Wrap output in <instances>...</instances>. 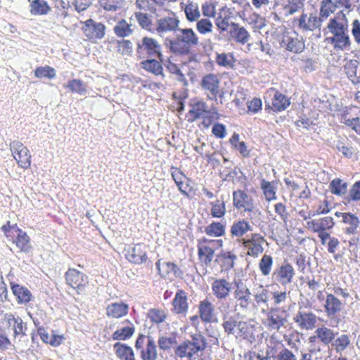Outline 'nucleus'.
<instances>
[{
    "label": "nucleus",
    "mask_w": 360,
    "mask_h": 360,
    "mask_svg": "<svg viewBox=\"0 0 360 360\" xmlns=\"http://www.w3.org/2000/svg\"><path fill=\"white\" fill-rule=\"evenodd\" d=\"M198 44V37L191 28H178L175 39L168 41L167 46L169 50L178 55L189 53L191 47Z\"/></svg>",
    "instance_id": "1"
},
{
    "label": "nucleus",
    "mask_w": 360,
    "mask_h": 360,
    "mask_svg": "<svg viewBox=\"0 0 360 360\" xmlns=\"http://www.w3.org/2000/svg\"><path fill=\"white\" fill-rule=\"evenodd\" d=\"M191 338V340L184 342L176 348L175 352L176 356L191 359L193 357L198 356V352L205 349L207 343L203 335L196 333Z\"/></svg>",
    "instance_id": "2"
},
{
    "label": "nucleus",
    "mask_w": 360,
    "mask_h": 360,
    "mask_svg": "<svg viewBox=\"0 0 360 360\" xmlns=\"http://www.w3.org/2000/svg\"><path fill=\"white\" fill-rule=\"evenodd\" d=\"M136 55L139 58H158L162 60L161 46L154 38L144 37L136 43Z\"/></svg>",
    "instance_id": "3"
},
{
    "label": "nucleus",
    "mask_w": 360,
    "mask_h": 360,
    "mask_svg": "<svg viewBox=\"0 0 360 360\" xmlns=\"http://www.w3.org/2000/svg\"><path fill=\"white\" fill-rule=\"evenodd\" d=\"M222 245L221 240H208L202 238L198 240V254L202 263L205 265L210 264L217 248Z\"/></svg>",
    "instance_id": "4"
},
{
    "label": "nucleus",
    "mask_w": 360,
    "mask_h": 360,
    "mask_svg": "<svg viewBox=\"0 0 360 360\" xmlns=\"http://www.w3.org/2000/svg\"><path fill=\"white\" fill-rule=\"evenodd\" d=\"M135 347L140 351L141 357L143 360L157 359L156 345L151 337L140 335L136 341Z\"/></svg>",
    "instance_id": "5"
},
{
    "label": "nucleus",
    "mask_w": 360,
    "mask_h": 360,
    "mask_svg": "<svg viewBox=\"0 0 360 360\" xmlns=\"http://www.w3.org/2000/svg\"><path fill=\"white\" fill-rule=\"evenodd\" d=\"M293 320L300 330H310L315 328L318 317L311 310L300 307Z\"/></svg>",
    "instance_id": "6"
},
{
    "label": "nucleus",
    "mask_w": 360,
    "mask_h": 360,
    "mask_svg": "<svg viewBox=\"0 0 360 360\" xmlns=\"http://www.w3.org/2000/svg\"><path fill=\"white\" fill-rule=\"evenodd\" d=\"M82 24L83 25L82 30L89 40L96 41L104 37L105 26L103 23L89 19L82 22Z\"/></svg>",
    "instance_id": "7"
},
{
    "label": "nucleus",
    "mask_w": 360,
    "mask_h": 360,
    "mask_svg": "<svg viewBox=\"0 0 360 360\" xmlns=\"http://www.w3.org/2000/svg\"><path fill=\"white\" fill-rule=\"evenodd\" d=\"M234 285L233 295L236 300V305L243 311L247 310L251 302V292L250 289L241 281H235Z\"/></svg>",
    "instance_id": "8"
},
{
    "label": "nucleus",
    "mask_w": 360,
    "mask_h": 360,
    "mask_svg": "<svg viewBox=\"0 0 360 360\" xmlns=\"http://www.w3.org/2000/svg\"><path fill=\"white\" fill-rule=\"evenodd\" d=\"M266 313V318L263 323L269 330L278 331L287 321L284 312L281 311L278 308H271Z\"/></svg>",
    "instance_id": "9"
},
{
    "label": "nucleus",
    "mask_w": 360,
    "mask_h": 360,
    "mask_svg": "<svg viewBox=\"0 0 360 360\" xmlns=\"http://www.w3.org/2000/svg\"><path fill=\"white\" fill-rule=\"evenodd\" d=\"M10 146L13 156L18 165L22 168H27L30 167L31 155H30L27 148L18 141H13Z\"/></svg>",
    "instance_id": "10"
},
{
    "label": "nucleus",
    "mask_w": 360,
    "mask_h": 360,
    "mask_svg": "<svg viewBox=\"0 0 360 360\" xmlns=\"http://www.w3.org/2000/svg\"><path fill=\"white\" fill-rule=\"evenodd\" d=\"M264 242L265 239L259 233H252L250 238L243 239V245L247 254L253 257H257L263 252L262 244Z\"/></svg>",
    "instance_id": "11"
},
{
    "label": "nucleus",
    "mask_w": 360,
    "mask_h": 360,
    "mask_svg": "<svg viewBox=\"0 0 360 360\" xmlns=\"http://www.w3.org/2000/svg\"><path fill=\"white\" fill-rule=\"evenodd\" d=\"M282 46L296 53H301L305 47L304 41L296 32L285 33L281 41Z\"/></svg>",
    "instance_id": "12"
},
{
    "label": "nucleus",
    "mask_w": 360,
    "mask_h": 360,
    "mask_svg": "<svg viewBox=\"0 0 360 360\" xmlns=\"http://www.w3.org/2000/svg\"><path fill=\"white\" fill-rule=\"evenodd\" d=\"M65 279L67 284L79 291H82L84 288L88 284V277L81 271L75 269H69L65 273Z\"/></svg>",
    "instance_id": "13"
},
{
    "label": "nucleus",
    "mask_w": 360,
    "mask_h": 360,
    "mask_svg": "<svg viewBox=\"0 0 360 360\" xmlns=\"http://www.w3.org/2000/svg\"><path fill=\"white\" fill-rule=\"evenodd\" d=\"M328 30L332 35L348 32V22L345 15L339 12L333 18H330L325 30Z\"/></svg>",
    "instance_id": "14"
},
{
    "label": "nucleus",
    "mask_w": 360,
    "mask_h": 360,
    "mask_svg": "<svg viewBox=\"0 0 360 360\" xmlns=\"http://www.w3.org/2000/svg\"><path fill=\"white\" fill-rule=\"evenodd\" d=\"M322 20L316 13H302L298 19V26L303 31L313 32L321 28Z\"/></svg>",
    "instance_id": "15"
},
{
    "label": "nucleus",
    "mask_w": 360,
    "mask_h": 360,
    "mask_svg": "<svg viewBox=\"0 0 360 360\" xmlns=\"http://www.w3.org/2000/svg\"><path fill=\"white\" fill-rule=\"evenodd\" d=\"M231 289V283L224 278L216 279L212 283V292L218 300H226Z\"/></svg>",
    "instance_id": "16"
},
{
    "label": "nucleus",
    "mask_w": 360,
    "mask_h": 360,
    "mask_svg": "<svg viewBox=\"0 0 360 360\" xmlns=\"http://www.w3.org/2000/svg\"><path fill=\"white\" fill-rule=\"evenodd\" d=\"M179 20L174 15L164 17L157 20L155 30L159 34L169 32L175 33L179 28Z\"/></svg>",
    "instance_id": "17"
},
{
    "label": "nucleus",
    "mask_w": 360,
    "mask_h": 360,
    "mask_svg": "<svg viewBox=\"0 0 360 360\" xmlns=\"http://www.w3.org/2000/svg\"><path fill=\"white\" fill-rule=\"evenodd\" d=\"M156 267L160 274L164 278H172V277H181L182 271L173 262H163L159 259L156 262Z\"/></svg>",
    "instance_id": "18"
},
{
    "label": "nucleus",
    "mask_w": 360,
    "mask_h": 360,
    "mask_svg": "<svg viewBox=\"0 0 360 360\" xmlns=\"http://www.w3.org/2000/svg\"><path fill=\"white\" fill-rule=\"evenodd\" d=\"M294 275L293 267L289 264H285L276 269L273 274V277L281 285H285L292 282Z\"/></svg>",
    "instance_id": "19"
},
{
    "label": "nucleus",
    "mask_w": 360,
    "mask_h": 360,
    "mask_svg": "<svg viewBox=\"0 0 360 360\" xmlns=\"http://www.w3.org/2000/svg\"><path fill=\"white\" fill-rule=\"evenodd\" d=\"M344 72L354 85L360 84V60L347 61L344 65Z\"/></svg>",
    "instance_id": "20"
},
{
    "label": "nucleus",
    "mask_w": 360,
    "mask_h": 360,
    "mask_svg": "<svg viewBox=\"0 0 360 360\" xmlns=\"http://www.w3.org/2000/svg\"><path fill=\"white\" fill-rule=\"evenodd\" d=\"M209 113L208 107L204 101H193L191 104V109L188 112V121L193 122L200 118L206 120L208 118Z\"/></svg>",
    "instance_id": "21"
},
{
    "label": "nucleus",
    "mask_w": 360,
    "mask_h": 360,
    "mask_svg": "<svg viewBox=\"0 0 360 360\" xmlns=\"http://www.w3.org/2000/svg\"><path fill=\"white\" fill-rule=\"evenodd\" d=\"M172 311L174 313L179 315L186 316L188 309V297L184 290H179L176 292L172 301Z\"/></svg>",
    "instance_id": "22"
},
{
    "label": "nucleus",
    "mask_w": 360,
    "mask_h": 360,
    "mask_svg": "<svg viewBox=\"0 0 360 360\" xmlns=\"http://www.w3.org/2000/svg\"><path fill=\"white\" fill-rule=\"evenodd\" d=\"M147 246L143 244H137L126 254L127 259L134 264H142L147 260Z\"/></svg>",
    "instance_id": "23"
},
{
    "label": "nucleus",
    "mask_w": 360,
    "mask_h": 360,
    "mask_svg": "<svg viewBox=\"0 0 360 360\" xmlns=\"http://www.w3.org/2000/svg\"><path fill=\"white\" fill-rule=\"evenodd\" d=\"M214 312L215 307L214 304L207 299L199 302L198 313L202 322L210 323L214 321Z\"/></svg>",
    "instance_id": "24"
},
{
    "label": "nucleus",
    "mask_w": 360,
    "mask_h": 360,
    "mask_svg": "<svg viewBox=\"0 0 360 360\" xmlns=\"http://www.w3.org/2000/svg\"><path fill=\"white\" fill-rule=\"evenodd\" d=\"M324 309L328 317L333 318L343 307L342 302L331 293H328L324 304Z\"/></svg>",
    "instance_id": "25"
},
{
    "label": "nucleus",
    "mask_w": 360,
    "mask_h": 360,
    "mask_svg": "<svg viewBox=\"0 0 360 360\" xmlns=\"http://www.w3.org/2000/svg\"><path fill=\"white\" fill-rule=\"evenodd\" d=\"M326 41L331 44L335 50L345 51L350 49L351 40L348 32L332 35L327 37Z\"/></svg>",
    "instance_id": "26"
},
{
    "label": "nucleus",
    "mask_w": 360,
    "mask_h": 360,
    "mask_svg": "<svg viewBox=\"0 0 360 360\" xmlns=\"http://www.w3.org/2000/svg\"><path fill=\"white\" fill-rule=\"evenodd\" d=\"M233 205L238 208H243L245 211H251L253 209V203L251 198L243 191L238 190L233 192Z\"/></svg>",
    "instance_id": "27"
},
{
    "label": "nucleus",
    "mask_w": 360,
    "mask_h": 360,
    "mask_svg": "<svg viewBox=\"0 0 360 360\" xmlns=\"http://www.w3.org/2000/svg\"><path fill=\"white\" fill-rule=\"evenodd\" d=\"M4 320L6 322L8 327L12 328L15 336L25 334L26 325L20 317L15 318L11 314H6Z\"/></svg>",
    "instance_id": "28"
},
{
    "label": "nucleus",
    "mask_w": 360,
    "mask_h": 360,
    "mask_svg": "<svg viewBox=\"0 0 360 360\" xmlns=\"http://www.w3.org/2000/svg\"><path fill=\"white\" fill-rule=\"evenodd\" d=\"M334 225L332 217H326L318 220H311L307 222V228L312 230L314 232L325 231L331 229Z\"/></svg>",
    "instance_id": "29"
},
{
    "label": "nucleus",
    "mask_w": 360,
    "mask_h": 360,
    "mask_svg": "<svg viewBox=\"0 0 360 360\" xmlns=\"http://www.w3.org/2000/svg\"><path fill=\"white\" fill-rule=\"evenodd\" d=\"M231 27L229 33L233 39L242 44L248 42L250 35L245 28L240 27V25L236 22L231 23Z\"/></svg>",
    "instance_id": "30"
},
{
    "label": "nucleus",
    "mask_w": 360,
    "mask_h": 360,
    "mask_svg": "<svg viewBox=\"0 0 360 360\" xmlns=\"http://www.w3.org/2000/svg\"><path fill=\"white\" fill-rule=\"evenodd\" d=\"M271 292L262 286H260L259 289L254 294V300L257 307H261L262 312H266V309L269 306V298L271 296Z\"/></svg>",
    "instance_id": "31"
},
{
    "label": "nucleus",
    "mask_w": 360,
    "mask_h": 360,
    "mask_svg": "<svg viewBox=\"0 0 360 360\" xmlns=\"http://www.w3.org/2000/svg\"><path fill=\"white\" fill-rule=\"evenodd\" d=\"M181 7L184 9L186 18L188 21L197 20L200 17L198 6L196 3L187 0L186 3H181Z\"/></svg>",
    "instance_id": "32"
},
{
    "label": "nucleus",
    "mask_w": 360,
    "mask_h": 360,
    "mask_svg": "<svg viewBox=\"0 0 360 360\" xmlns=\"http://www.w3.org/2000/svg\"><path fill=\"white\" fill-rule=\"evenodd\" d=\"M129 309V306L124 303H112L106 308V314L108 316L118 319L125 316Z\"/></svg>",
    "instance_id": "33"
},
{
    "label": "nucleus",
    "mask_w": 360,
    "mask_h": 360,
    "mask_svg": "<svg viewBox=\"0 0 360 360\" xmlns=\"http://www.w3.org/2000/svg\"><path fill=\"white\" fill-rule=\"evenodd\" d=\"M315 337H316L324 345H329L334 340L338 333H335L332 329L322 326L315 330Z\"/></svg>",
    "instance_id": "34"
},
{
    "label": "nucleus",
    "mask_w": 360,
    "mask_h": 360,
    "mask_svg": "<svg viewBox=\"0 0 360 360\" xmlns=\"http://www.w3.org/2000/svg\"><path fill=\"white\" fill-rule=\"evenodd\" d=\"M219 81L214 75H207L202 80V86L210 91L212 96H216L219 93Z\"/></svg>",
    "instance_id": "35"
},
{
    "label": "nucleus",
    "mask_w": 360,
    "mask_h": 360,
    "mask_svg": "<svg viewBox=\"0 0 360 360\" xmlns=\"http://www.w3.org/2000/svg\"><path fill=\"white\" fill-rule=\"evenodd\" d=\"M290 100L283 94L276 91L272 99V109L280 112L285 110L290 105Z\"/></svg>",
    "instance_id": "36"
},
{
    "label": "nucleus",
    "mask_w": 360,
    "mask_h": 360,
    "mask_svg": "<svg viewBox=\"0 0 360 360\" xmlns=\"http://www.w3.org/2000/svg\"><path fill=\"white\" fill-rule=\"evenodd\" d=\"M15 231L18 232L16 239L14 241L16 247L21 252H29L32 248L29 236L21 230L16 229Z\"/></svg>",
    "instance_id": "37"
},
{
    "label": "nucleus",
    "mask_w": 360,
    "mask_h": 360,
    "mask_svg": "<svg viewBox=\"0 0 360 360\" xmlns=\"http://www.w3.org/2000/svg\"><path fill=\"white\" fill-rule=\"evenodd\" d=\"M143 69L150 72L155 75H162V66L157 60L150 58L141 63Z\"/></svg>",
    "instance_id": "38"
},
{
    "label": "nucleus",
    "mask_w": 360,
    "mask_h": 360,
    "mask_svg": "<svg viewBox=\"0 0 360 360\" xmlns=\"http://www.w3.org/2000/svg\"><path fill=\"white\" fill-rule=\"evenodd\" d=\"M117 356L122 360H134V354L131 347L120 342L114 345Z\"/></svg>",
    "instance_id": "39"
},
{
    "label": "nucleus",
    "mask_w": 360,
    "mask_h": 360,
    "mask_svg": "<svg viewBox=\"0 0 360 360\" xmlns=\"http://www.w3.org/2000/svg\"><path fill=\"white\" fill-rule=\"evenodd\" d=\"M98 5L100 8L105 11L116 12L124 6V0H98Z\"/></svg>",
    "instance_id": "40"
},
{
    "label": "nucleus",
    "mask_w": 360,
    "mask_h": 360,
    "mask_svg": "<svg viewBox=\"0 0 360 360\" xmlns=\"http://www.w3.org/2000/svg\"><path fill=\"white\" fill-rule=\"evenodd\" d=\"M11 290L19 303H27L30 300L31 292L26 288L18 284H13L11 286Z\"/></svg>",
    "instance_id": "41"
},
{
    "label": "nucleus",
    "mask_w": 360,
    "mask_h": 360,
    "mask_svg": "<svg viewBox=\"0 0 360 360\" xmlns=\"http://www.w3.org/2000/svg\"><path fill=\"white\" fill-rule=\"evenodd\" d=\"M260 186L267 201L276 199V193L277 186L274 181L270 182L265 179H262L260 183Z\"/></svg>",
    "instance_id": "42"
},
{
    "label": "nucleus",
    "mask_w": 360,
    "mask_h": 360,
    "mask_svg": "<svg viewBox=\"0 0 360 360\" xmlns=\"http://www.w3.org/2000/svg\"><path fill=\"white\" fill-rule=\"evenodd\" d=\"M342 221L348 225V226L345 228V232L347 233L354 234L356 233L359 225V218L356 215L351 213L345 214Z\"/></svg>",
    "instance_id": "43"
},
{
    "label": "nucleus",
    "mask_w": 360,
    "mask_h": 360,
    "mask_svg": "<svg viewBox=\"0 0 360 360\" xmlns=\"http://www.w3.org/2000/svg\"><path fill=\"white\" fill-rule=\"evenodd\" d=\"M251 230L252 226L248 221L240 220L232 225L231 233L233 236L240 237Z\"/></svg>",
    "instance_id": "44"
},
{
    "label": "nucleus",
    "mask_w": 360,
    "mask_h": 360,
    "mask_svg": "<svg viewBox=\"0 0 360 360\" xmlns=\"http://www.w3.org/2000/svg\"><path fill=\"white\" fill-rule=\"evenodd\" d=\"M113 30L115 34L119 37H129L133 32L131 25L124 19L120 20Z\"/></svg>",
    "instance_id": "45"
},
{
    "label": "nucleus",
    "mask_w": 360,
    "mask_h": 360,
    "mask_svg": "<svg viewBox=\"0 0 360 360\" xmlns=\"http://www.w3.org/2000/svg\"><path fill=\"white\" fill-rule=\"evenodd\" d=\"M134 16L139 26L146 30L150 31L152 29V16L142 11L134 13Z\"/></svg>",
    "instance_id": "46"
},
{
    "label": "nucleus",
    "mask_w": 360,
    "mask_h": 360,
    "mask_svg": "<svg viewBox=\"0 0 360 360\" xmlns=\"http://www.w3.org/2000/svg\"><path fill=\"white\" fill-rule=\"evenodd\" d=\"M303 8V4L300 0H288V4L283 7V14L288 17L300 11Z\"/></svg>",
    "instance_id": "47"
},
{
    "label": "nucleus",
    "mask_w": 360,
    "mask_h": 360,
    "mask_svg": "<svg viewBox=\"0 0 360 360\" xmlns=\"http://www.w3.org/2000/svg\"><path fill=\"white\" fill-rule=\"evenodd\" d=\"M351 344L349 336L346 334H342L336 339H334L332 345L334 347L337 353L341 354Z\"/></svg>",
    "instance_id": "48"
},
{
    "label": "nucleus",
    "mask_w": 360,
    "mask_h": 360,
    "mask_svg": "<svg viewBox=\"0 0 360 360\" xmlns=\"http://www.w3.org/2000/svg\"><path fill=\"white\" fill-rule=\"evenodd\" d=\"M205 232L212 237H219L225 233V226L220 222H212L205 227Z\"/></svg>",
    "instance_id": "49"
},
{
    "label": "nucleus",
    "mask_w": 360,
    "mask_h": 360,
    "mask_svg": "<svg viewBox=\"0 0 360 360\" xmlns=\"http://www.w3.org/2000/svg\"><path fill=\"white\" fill-rule=\"evenodd\" d=\"M65 86L70 89L72 92L80 95H84L87 91L86 84L80 79H74L70 80Z\"/></svg>",
    "instance_id": "50"
},
{
    "label": "nucleus",
    "mask_w": 360,
    "mask_h": 360,
    "mask_svg": "<svg viewBox=\"0 0 360 360\" xmlns=\"http://www.w3.org/2000/svg\"><path fill=\"white\" fill-rule=\"evenodd\" d=\"M216 63L219 66L233 68L235 63V59L231 53H217Z\"/></svg>",
    "instance_id": "51"
},
{
    "label": "nucleus",
    "mask_w": 360,
    "mask_h": 360,
    "mask_svg": "<svg viewBox=\"0 0 360 360\" xmlns=\"http://www.w3.org/2000/svg\"><path fill=\"white\" fill-rule=\"evenodd\" d=\"M337 9L333 0H322L321 1L320 15L321 18H327Z\"/></svg>",
    "instance_id": "52"
},
{
    "label": "nucleus",
    "mask_w": 360,
    "mask_h": 360,
    "mask_svg": "<svg viewBox=\"0 0 360 360\" xmlns=\"http://www.w3.org/2000/svg\"><path fill=\"white\" fill-rule=\"evenodd\" d=\"M134 333V326H126L117 330L112 334L113 340H124L129 338Z\"/></svg>",
    "instance_id": "53"
},
{
    "label": "nucleus",
    "mask_w": 360,
    "mask_h": 360,
    "mask_svg": "<svg viewBox=\"0 0 360 360\" xmlns=\"http://www.w3.org/2000/svg\"><path fill=\"white\" fill-rule=\"evenodd\" d=\"M273 265V258L271 256L268 255H264L262 257L259 263V267L262 272V274L264 276H268L269 275L271 267Z\"/></svg>",
    "instance_id": "54"
},
{
    "label": "nucleus",
    "mask_w": 360,
    "mask_h": 360,
    "mask_svg": "<svg viewBox=\"0 0 360 360\" xmlns=\"http://www.w3.org/2000/svg\"><path fill=\"white\" fill-rule=\"evenodd\" d=\"M211 214L213 217H222L226 212L225 203L223 201L217 200L211 202Z\"/></svg>",
    "instance_id": "55"
},
{
    "label": "nucleus",
    "mask_w": 360,
    "mask_h": 360,
    "mask_svg": "<svg viewBox=\"0 0 360 360\" xmlns=\"http://www.w3.org/2000/svg\"><path fill=\"white\" fill-rule=\"evenodd\" d=\"M248 22L253 26L255 30H261L265 24V18L257 13H253L248 18Z\"/></svg>",
    "instance_id": "56"
},
{
    "label": "nucleus",
    "mask_w": 360,
    "mask_h": 360,
    "mask_svg": "<svg viewBox=\"0 0 360 360\" xmlns=\"http://www.w3.org/2000/svg\"><path fill=\"white\" fill-rule=\"evenodd\" d=\"M148 317L152 322L160 323L165 321L167 316L164 311L157 309H151L148 312Z\"/></svg>",
    "instance_id": "57"
},
{
    "label": "nucleus",
    "mask_w": 360,
    "mask_h": 360,
    "mask_svg": "<svg viewBox=\"0 0 360 360\" xmlns=\"http://www.w3.org/2000/svg\"><path fill=\"white\" fill-rule=\"evenodd\" d=\"M212 22L207 18H202L197 22L196 29L200 34H205L212 31Z\"/></svg>",
    "instance_id": "58"
},
{
    "label": "nucleus",
    "mask_w": 360,
    "mask_h": 360,
    "mask_svg": "<svg viewBox=\"0 0 360 360\" xmlns=\"http://www.w3.org/2000/svg\"><path fill=\"white\" fill-rule=\"evenodd\" d=\"M232 22H231V18L229 15H219L216 18L215 24L219 30L221 32L226 31L229 26H231Z\"/></svg>",
    "instance_id": "59"
},
{
    "label": "nucleus",
    "mask_w": 360,
    "mask_h": 360,
    "mask_svg": "<svg viewBox=\"0 0 360 360\" xmlns=\"http://www.w3.org/2000/svg\"><path fill=\"white\" fill-rule=\"evenodd\" d=\"M341 122L351 127L358 134H360V117L349 119L347 118L346 115H343L341 118Z\"/></svg>",
    "instance_id": "60"
},
{
    "label": "nucleus",
    "mask_w": 360,
    "mask_h": 360,
    "mask_svg": "<svg viewBox=\"0 0 360 360\" xmlns=\"http://www.w3.org/2000/svg\"><path fill=\"white\" fill-rule=\"evenodd\" d=\"M30 12L32 15L45 13V3L41 0H34L30 4Z\"/></svg>",
    "instance_id": "61"
},
{
    "label": "nucleus",
    "mask_w": 360,
    "mask_h": 360,
    "mask_svg": "<svg viewBox=\"0 0 360 360\" xmlns=\"http://www.w3.org/2000/svg\"><path fill=\"white\" fill-rule=\"evenodd\" d=\"M238 326V321H236L233 317H230L229 319L225 320L223 322V328L226 333L228 334H232L236 336V328Z\"/></svg>",
    "instance_id": "62"
},
{
    "label": "nucleus",
    "mask_w": 360,
    "mask_h": 360,
    "mask_svg": "<svg viewBox=\"0 0 360 360\" xmlns=\"http://www.w3.org/2000/svg\"><path fill=\"white\" fill-rule=\"evenodd\" d=\"M331 192L336 195H342L346 192V186L341 180L337 179L332 181L330 184Z\"/></svg>",
    "instance_id": "63"
},
{
    "label": "nucleus",
    "mask_w": 360,
    "mask_h": 360,
    "mask_svg": "<svg viewBox=\"0 0 360 360\" xmlns=\"http://www.w3.org/2000/svg\"><path fill=\"white\" fill-rule=\"evenodd\" d=\"M351 32L355 43L360 45V21L355 19L351 24Z\"/></svg>",
    "instance_id": "64"
}]
</instances>
